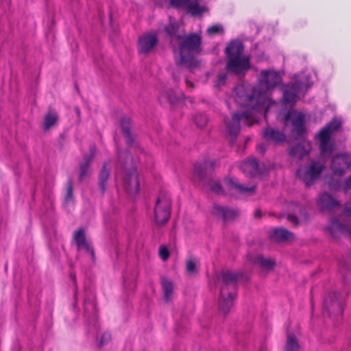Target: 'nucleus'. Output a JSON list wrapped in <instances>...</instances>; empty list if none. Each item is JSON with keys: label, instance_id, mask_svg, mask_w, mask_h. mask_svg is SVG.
<instances>
[{"label": "nucleus", "instance_id": "nucleus-46", "mask_svg": "<svg viewBox=\"0 0 351 351\" xmlns=\"http://www.w3.org/2000/svg\"><path fill=\"white\" fill-rule=\"evenodd\" d=\"M254 215H255V217H261V210H256L254 213Z\"/></svg>", "mask_w": 351, "mask_h": 351}, {"label": "nucleus", "instance_id": "nucleus-1", "mask_svg": "<svg viewBox=\"0 0 351 351\" xmlns=\"http://www.w3.org/2000/svg\"><path fill=\"white\" fill-rule=\"evenodd\" d=\"M281 82L279 73L274 70H264L261 73L258 85L238 84L233 90V97L237 103L245 110L242 114L234 113L231 119H225L226 132L234 139L239 134L241 123L248 126L257 122V115L267 117L269 109L275 104L270 97L271 90Z\"/></svg>", "mask_w": 351, "mask_h": 351}, {"label": "nucleus", "instance_id": "nucleus-22", "mask_svg": "<svg viewBox=\"0 0 351 351\" xmlns=\"http://www.w3.org/2000/svg\"><path fill=\"white\" fill-rule=\"evenodd\" d=\"M299 92V86L297 84L285 86L283 88L284 101L285 103L295 102L298 97Z\"/></svg>", "mask_w": 351, "mask_h": 351}, {"label": "nucleus", "instance_id": "nucleus-29", "mask_svg": "<svg viewBox=\"0 0 351 351\" xmlns=\"http://www.w3.org/2000/svg\"><path fill=\"white\" fill-rule=\"evenodd\" d=\"M58 120V114L55 112H49L46 114L44 120V127L48 130L54 125Z\"/></svg>", "mask_w": 351, "mask_h": 351}, {"label": "nucleus", "instance_id": "nucleus-47", "mask_svg": "<svg viewBox=\"0 0 351 351\" xmlns=\"http://www.w3.org/2000/svg\"><path fill=\"white\" fill-rule=\"evenodd\" d=\"M75 110H76V112H77V114H80V110H79V108H76V109H75Z\"/></svg>", "mask_w": 351, "mask_h": 351}, {"label": "nucleus", "instance_id": "nucleus-3", "mask_svg": "<svg viewBox=\"0 0 351 351\" xmlns=\"http://www.w3.org/2000/svg\"><path fill=\"white\" fill-rule=\"evenodd\" d=\"M305 115L293 110L288 112L285 117V128L289 131L291 141L295 143L291 149V155L299 159L306 154L304 147L306 130L304 126Z\"/></svg>", "mask_w": 351, "mask_h": 351}, {"label": "nucleus", "instance_id": "nucleus-9", "mask_svg": "<svg viewBox=\"0 0 351 351\" xmlns=\"http://www.w3.org/2000/svg\"><path fill=\"white\" fill-rule=\"evenodd\" d=\"M171 201L170 196L165 193H161L156 202L154 215L158 224L165 223L170 217Z\"/></svg>", "mask_w": 351, "mask_h": 351}, {"label": "nucleus", "instance_id": "nucleus-23", "mask_svg": "<svg viewBox=\"0 0 351 351\" xmlns=\"http://www.w3.org/2000/svg\"><path fill=\"white\" fill-rule=\"evenodd\" d=\"M258 162L254 158H251L245 161H243L240 166L241 171L250 176H254L258 173Z\"/></svg>", "mask_w": 351, "mask_h": 351}, {"label": "nucleus", "instance_id": "nucleus-15", "mask_svg": "<svg viewBox=\"0 0 351 351\" xmlns=\"http://www.w3.org/2000/svg\"><path fill=\"white\" fill-rule=\"evenodd\" d=\"M212 212L213 215L221 218L223 221L234 219L239 215V212L237 210L220 205H215Z\"/></svg>", "mask_w": 351, "mask_h": 351}, {"label": "nucleus", "instance_id": "nucleus-7", "mask_svg": "<svg viewBox=\"0 0 351 351\" xmlns=\"http://www.w3.org/2000/svg\"><path fill=\"white\" fill-rule=\"evenodd\" d=\"M343 299L337 292H328L324 300L323 308L330 317L335 322H339L342 318L343 311Z\"/></svg>", "mask_w": 351, "mask_h": 351}, {"label": "nucleus", "instance_id": "nucleus-8", "mask_svg": "<svg viewBox=\"0 0 351 351\" xmlns=\"http://www.w3.org/2000/svg\"><path fill=\"white\" fill-rule=\"evenodd\" d=\"M341 126V121L334 119L320 130L317 138L319 142V150L322 155L332 153V145L330 143L331 135L333 132L337 131Z\"/></svg>", "mask_w": 351, "mask_h": 351}, {"label": "nucleus", "instance_id": "nucleus-24", "mask_svg": "<svg viewBox=\"0 0 351 351\" xmlns=\"http://www.w3.org/2000/svg\"><path fill=\"white\" fill-rule=\"evenodd\" d=\"M320 205L322 208L331 209L339 206L340 204L329 193H325L319 197Z\"/></svg>", "mask_w": 351, "mask_h": 351}, {"label": "nucleus", "instance_id": "nucleus-49", "mask_svg": "<svg viewBox=\"0 0 351 351\" xmlns=\"http://www.w3.org/2000/svg\"><path fill=\"white\" fill-rule=\"evenodd\" d=\"M349 214L351 215V210H350V211L349 212Z\"/></svg>", "mask_w": 351, "mask_h": 351}, {"label": "nucleus", "instance_id": "nucleus-13", "mask_svg": "<svg viewBox=\"0 0 351 351\" xmlns=\"http://www.w3.org/2000/svg\"><path fill=\"white\" fill-rule=\"evenodd\" d=\"M327 230L333 237H337L338 234H342L351 239V224L350 223H341L337 218L330 220Z\"/></svg>", "mask_w": 351, "mask_h": 351}, {"label": "nucleus", "instance_id": "nucleus-19", "mask_svg": "<svg viewBox=\"0 0 351 351\" xmlns=\"http://www.w3.org/2000/svg\"><path fill=\"white\" fill-rule=\"evenodd\" d=\"M112 167L110 160L105 162L99 174V186L102 193H104L108 188V180L110 177V171Z\"/></svg>", "mask_w": 351, "mask_h": 351}, {"label": "nucleus", "instance_id": "nucleus-17", "mask_svg": "<svg viewBox=\"0 0 351 351\" xmlns=\"http://www.w3.org/2000/svg\"><path fill=\"white\" fill-rule=\"evenodd\" d=\"M263 136L267 141L274 142L276 144L283 143L287 139L286 135L282 131L271 127L266 128L263 132Z\"/></svg>", "mask_w": 351, "mask_h": 351}, {"label": "nucleus", "instance_id": "nucleus-37", "mask_svg": "<svg viewBox=\"0 0 351 351\" xmlns=\"http://www.w3.org/2000/svg\"><path fill=\"white\" fill-rule=\"evenodd\" d=\"M194 175L199 180H203L204 178V167H202L200 165H195Z\"/></svg>", "mask_w": 351, "mask_h": 351}, {"label": "nucleus", "instance_id": "nucleus-34", "mask_svg": "<svg viewBox=\"0 0 351 351\" xmlns=\"http://www.w3.org/2000/svg\"><path fill=\"white\" fill-rule=\"evenodd\" d=\"M296 176L305 185H307V167L302 166L297 171Z\"/></svg>", "mask_w": 351, "mask_h": 351}, {"label": "nucleus", "instance_id": "nucleus-12", "mask_svg": "<svg viewBox=\"0 0 351 351\" xmlns=\"http://www.w3.org/2000/svg\"><path fill=\"white\" fill-rule=\"evenodd\" d=\"M157 43L158 37L156 34H145L139 37L138 48L140 53L146 54L151 52Z\"/></svg>", "mask_w": 351, "mask_h": 351}, {"label": "nucleus", "instance_id": "nucleus-48", "mask_svg": "<svg viewBox=\"0 0 351 351\" xmlns=\"http://www.w3.org/2000/svg\"><path fill=\"white\" fill-rule=\"evenodd\" d=\"M311 306H312V308H313V302H311Z\"/></svg>", "mask_w": 351, "mask_h": 351}, {"label": "nucleus", "instance_id": "nucleus-28", "mask_svg": "<svg viewBox=\"0 0 351 351\" xmlns=\"http://www.w3.org/2000/svg\"><path fill=\"white\" fill-rule=\"evenodd\" d=\"M161 285L164 292L165 299L167 302H168L171 299V295L173 293V284L169 280L163 278L161 280Z\"/></svg>", "mask_w": 351, "mask_h": 351}, {"label": "nucleus", "instance_id": "nucleus-44", "mask_svg": "<svg viewBox=\"0 0 351 351\" xmlns=\"http://www.w3.org/2000/svg\"><path fill=\"white\" fill-rule=\"evenodd\" d=\"M267 147L265 144L259 143L257 145V150L258 152L263 154L266 151Z\"/></svg>", "mask_w": 351, "mask_h": 351}, {"label": "nucleus", "instance_id": "nucleus-26", "mask_svg": "<svg viewBox=\"0 0 351 351\" xmlns=\"http://www.w3.org/2000/svg\"><path fill=\"white\" fill-rule=\"evenodd\" d=\"M324 166L319 162L313 161L308 166V176L314 179L317 178L322 172Z\"/></svg>", "mask_w": 351, "mask_h": 351}, {"label": "nucleus", "instance_id": "nucleus-5", "mask_svg": "<svg viewBox=\"0 0 351 351\" xmlns=\"http://www.w3.org/2000/svg\"><path fill=\"white\" fill-rule=\"evenodd\" d=\"M243 45L238 40L230 42L226 47L227 69L230 72L241 74L250 69L249 58L243 55Z\"/></svg>", "mask_w": 351, "mask_h": 351}, {"label": "nucleus", "instance_id": "nucleus-40", "mask_svg": "<svg viewBox=\"0 0 351 351\" xmlns=\"http://www.w3.org/2000/svg\"><path fill=\"white\" fill-rule=\"evenodd\" d=\"M226 78L227 75L226 73L219 74L215 82V86L220 87L223 86L226 82Z\"/></svg>", "mask_w": 351, "mask_h": 351}, {"label": "nucleus", "instance_id": "nucleus-6", "mask_svg": "<svg viewBox=\"0 0 351 351\" xmlns=\"http://www.w3.org/2000/svg\"><path fill=\"white\" fill-rule=\"evenodd\" d=\"M119 161L123 170V182L125 190L130 195H136L139 191V179L132 159L127 152L118 154Z\"/></svg>", "mask_w": 351, "mask_h": 351}, {"label": "nucleus", "instance_id": "nucleus-45", "mask_svg": "<svg viewBox=\"0 0 351 351\" xmlns=\"http://www.w3.org/2000/svg\"><path fill=\"white\" fill-rule=\"evenodd\" d=\"M186 84L188 88L193 89L194 87V85L192 82H189L188 79H186Z\"/></svg>", "mask_w": 351, "mask_h": 351}, {"label": "nucleus", "instance_id": "nucleus-43", "mask_svg": "<svg viewBox=\"0 0 351 351\" xmlns=\"http://www.w3.org/2000/svg\"><path fill=\"white\" fill-rule=\"evenodd\" d=\"M344 190L346 191L351 190V175L345 180Z\"/></svg>", "mask_w": 351, "mask_h": 351}, {"label": "nucleus", "instance_id": "nucleus-39", "mask_svg": "<svg viewBox=\"0 0 351 351\" xmlns=\"http://www.w3.org/2000/svg\"><path fill=\"white\" fill-rule=\"evenodd\" d=\"M222 27L219 25H213L208 28V34L213 35L222 32Z\"/></svg>", "mask_w": 351, "mask_h": 351}, {"label": "nucleus", "instance_id": "nucleus-32", "mask_svg": "<svg viewBox=\"0 0 351 351\" xmlns=\"http://www.w3.org/2000/svg\"><path fill=\"white\" fill-rule=\"evenodd\" d=\"M194 121L197 127L202 128L206 125L208 117L204 113H198L195 116Z\"/></svg>", "mask_w": 351, "mask_h": 351}, {"label": "nucleus", "instance_id": "nucleus-10", "mask_svg": "<svg viewBox=\"0 0 351 351\" xmlns=\"http://www.w3.org/2000/svg\"><path fill=\"white\" fill-rule=\"evenodd\" d=\"M201 1L202 0H171V3L176 8H184L192 16H198L207 10Z\"/></svg>", "mask_w": 351, "mask_h": 351}, {"label": "nucleus", "instance_id": "nucleus-27", "mask_svg": "<svg viewBox=\"0 0 351 351\" xmlns=\"http://www.w3.org/2000/svg\"><path fill=\"white\" fill-rule=\"evenodd\" d=\"M300 347L298 339L292 334H288L284 351H300Z\"/></svg>", "mask_w": 351, "mask_h": 351}, {"label": "nucleus", "instance_id": "nucleus-41", "mask_svg": "<svg viewBox=\"0 0 351 351\" xmlns=\"http://www.w3.org/2000/svg\"><path fill=\"white\" fill-rule=\"evenodd\" d=\"M111 338V335L109 332H104L103 333L99 344L100 346H103L104 343H107L108 341H110Z\"/></svg>", "mask_w": 351, "mask_h": 351}, {"label": "nucleus", "instance_id": "nucleus-18", "mask_svg": "<svg viewBox=\"0 0 351 351\" xmlns=\"http://www.w3.org/2000/svg\"><path fill=\"white\" fill-rule=\"evenodd\" d=\"M96 154V147H90L89 154L84 156L83 160L80 165V178L83 180L88 175V170Z\"/></svg>", "mask_w": 351, "mask_h": 351}, {"label": "nucleus", "instance_id": "nucleus-16", "mask_svg": "<svg viewBox=\"0 0 351 351\" xmlns=\"http://www.w3.org/2000/svg\"><path fill=\"white\" fill-rule=\"evenodd\" d=\"M73 240L76 244L78 250H82L93 256L94 252L88 241L86 240L84 230L79 229L74 232Z\"/></svg>", "mask_w": 351, "mask_h": 351}, {"label": "nucleus", "instance_id": "nucleus-21", "mask_svg": "<svg viewBox=\"0 0 351 351\" xmlns=\"http://www.w3.org/2000/svg\"><path fill=\"white\" fill-rule=\"evenodd\" d=\"M253 264L258 265L263 270H270L275 266L276 262L274 259L265 257L263 255H257L251 258Z\"/></svg>", "mask_w": 351, "mask_h": 351}, {"label": "nucleus", "instance_id": "nucleus-30", "mask_svg": "<svg viewBox=\"0 0 351 351\" xmlns=\"http://www.w3.org/2000/svg\"><path fill=\"white\" fill-rule=\"evenodd\" d=\"M84 312L86 315L90 314L95 315L97 312L96 304L94 298L86 299L84 300Z\"/></svg>", "mask_w": 351, "mask_h": 351}, {"label": "nucleus", "instance_id": "nucleus-11", "mask_svg": "<svg viewBox=\"0 0 351 351\" xmlns=\"http://www.w3.org/2000/svg\"><path fill=\"white\" fill-rule=\"evenodd\" d=\"M350 168H351V159L348 154H339L333 157L331 169L334 175L341 177Z\"/></svg>", "mask_w": 351, "mask_h": 351}, {"label": "nucleus", "instance_id": "nucleus-35", "mask_svg": "<svg viewBox=\"0 0 351 351\" xmlns=\"http://www.w3.org/2000/svg\"><path fill=\"white\" fill-rule=\"evenodd\" d=\"M158 253L160 258L164 261H167L169 257V250L165 245H161L160 247Z\"/></svg>", "mask_w": 351, "mask_h": 351}, {"label": "nucleus", "instance_id": "nucleus-2", "mask_svg": "<svg viewBox=\"0 0 351 351\" xmlns=\"http://www.w3.org/2000/svg\"><path fill=\"white\" fill-rule=\"evenodd\" d=\"M165 31L171 37V43L173 48L176 62L190 69L196 67L199 62L195 58V55L200 51L201 37L197 34H192L187 36L178 34V24L171 21Z\"/></svg>", "mask_w": 351, "mask_h": 351}, {"label": "nucleus", "instance_id": "nucleus-20", "mask_svg": "<svg viewBox=\"0 0 351 351\" xmlns=\"http://www.w3.org/2000/svg\"><path fill=\"white\" fill-rule=\"evenodd\" d=\"M270 237L280 242H288L294 239L293 234L282 227L274 229L270 233Z\"/></svg>", "mask_w": 351, "mask_h": 351}, {"label": "nucleus", "instance_id": "nucleus-25", "mask_svg": "<svg viewBox=\"0 0 351 351\" xmlns=\"http://www.w3.org/2000/svg\"><path fill=\"white\" fill-rule=\"evenodd\" d=\"M121 127L123 130L124 136L128 145H131L133 141L132 136L130 132V118L124 116L121 119Z\"/></svg>", "mask_w": 351, "mask_h": 351}, {"label": "nucleus", "instance_id": "nucleus-4", "mask_svg": "<svg viewBox=\"0 0 351 351\" xmlns=\"http://www.w3.org/2000/svg\"><path fill=\"white\" fill-rule=\"evenodd\" d=\"M239 275L229 271H223L217 277L220 284L219 308L223 314H227L233 306L236 297V283Z\"/></svg>", "mask_w": 351, "mask_h": 351}, {"label": "nucleus", "instance_id": "nucleus-31", "mask_svg": "<svg viewBox=\"0 0 351 351\" xmlns=\"http://www.w3.org/2000/svg\"><path fill=\"white\" fill-rule=\"evenodd\" d=\"M199 261L196 259L189 258L186 261V270L189 274H193L198 271Z\"/></svg>", "mask_w": 351, "mask_h": 351}, {"label": "nucleus", "instance_id": "nucleus-36", "mask_svg": "<svg viewBox=\"0 0 351 351\" xmlns=\"http://www.w3.org/2000/svg\"><path fill=\"white\" fill-rule=\"evenodd\" d=\"M210 186L211 191L217 194H221L223 192L220 183L217 180L210 181Z\"/></svg>", "mask_w": 351, "mask_h": 351}, {"label": "nucleus", "instance_id": "nucleus-33", "mask_svg": "<svg viewBox=\"0 0 351 351\" xmlns=\"http://www.w3.org/2000/svg\"><path fill=\"white\" fill-rule=\"evenodd\" d=\"M158 100L160 103L169 102L173 103L174 101V97L173 96V92L170 91L168 93L162 92L158 96Z\"/></svg>", "mask_w": 351, "mask_h": 351}, {"label": "nucleus", "instance_id": "nucleus-42", "mask_svg": "<svg viewBox=\"0 0 351 351\" xmlns=\"http://www.w3.org/2000/svg\"><path fill=\"white\" fill-rule=\"evenodd\" d=\"M287 220L290 223H293L294 226H298V220L297 217L295 215H291V214H289L287 215Z\"/></svg>", "mask_w": 351, "mask_h": 351}, {"label": "nucleus", "instance_id": "nucleus-14", "mask_svg": "<svg viewBox=\"0 0 351 351\" xmlns=\"http://www.w3.org/2000/svg\"><path fill=\"white\" fill-rule=\"evenodd\" d=\"M225 183L227 187L236 193L245 195H251L254 194L255 191V186H245L242 184H239L237 180L232 178H228L225 180Z\"/></svg>", "mask_w": 351, "mask_h": 351}, {"label": "nucleus", "instance_id": "nucleus-38", "mask_svg": "<svg viewBox=\"0 0 351 351\" xmlns=\"http://www.w3.org/2000/svg\"><path fill=\"white\" fill-rule=\"evenodd\" d=\"M72 198H73V186H72V183L71 182H69L68 184L66 194L65 196V200H64L65 203H66V204L69 203L72 200Z\"/></svg>", "mask_w": 351, "mask_h": 351}]
</instances>
